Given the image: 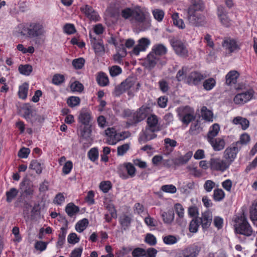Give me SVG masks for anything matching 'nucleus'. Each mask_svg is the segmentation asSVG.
I'll return each instance as SVG.
<instances>
[{"mask_svg": "<svg viewBox=\"0 0 257 257\" xmlns=\"http://www.w3.org/2000/svg\"><path fill=\"white\" fill-rule=\"evenodd\" d=\"M203 9V5L202 3H195L189 7L187 19L191 25L199 27L206 24L205 17L200 12Z\"/></svg>", "mask_w": 257, "mask_h": 257, "instance_id": "1", "label": "nucleus"}, {"mask_svg": "<svg viewBox=\"0 0 257 257\" xmlns=\"http://www.w3.org/2000/svg\"><path fill=\"white\" fill-rule=\"evenodd\" d=\"M234 226L237 233L246 236H249L251 235L253 232L252 229L244 216V214L238 217L236 219L235 224Z\"/></svg>", "mask_w": 257, "mask_h": 257, "instance_id": "2", "label": "nucleus"}, {"mask_svg": "<svg viewBox=\"0 0 257 257\" xmlns=\"http://www.w3.org/2000/svg\"><path fill=\"white\" fill-rule=\"evenodd\" d=\"M45 33L43 25L39 23H32L27 28H24L22 35L30 38H35L43 36Z\"/></svg>", "mask_w": 257, "mask_h": 257, "instance_id": "3", "label": "nucleus"}, {"mask_svg": "<svg viewBox=\"0 0 257 257\" xmlns=\"http://www.w3.org/2000/svg\"><path fill=\"white\" fill-rule=\"evenodd\" d=\"M209 167L212 170L224 172L229 166V164L218 157H211L209 161Z\"/></svg>", "mask_w": 257, "mask_h": 257, "instance_id": "4", "label": "nucleus"}, {"mask_svg": "<svg viewBox=\"0 0 257 257\" xmlns=\"http://www.w3.org/2000/svg\"><path fill=\"white\" fill-rule=\"evenodd\" d=\"M150 108L146 106H142L132 116L133 119L130 118V124H136L144 120L149 113Z\"/></svg>", "mask_w": 257, "mask_h": 257, "instance_id": "5", "label": "nucleus"}, {"mask_svg": "<svg viewBox=\"0 0 257 257\" xmlns=\"http://www.w3.org/2000/svg\"><path fill=\"white\" fill-rule=\"evenodd\" d=\"M222 47L229 53H233L240 49L239 44L233 39L230 37L224 38L222 43Z\"/></svg>", "mask_w": 257, "mask_h": 257, "instance_id": "6", "label": "nucleus"}, {"mask_svg": "<svg viewBox=\"0 0 257 257\" xmlns=\"http://www.w3.org/2000/svg\"><path fill=\"white\" fill-rule=\"evenodd\" d=\"M170 43L178 55L182 57L187 56L188 50L185 46L180 40L173 38L170 40Z\"/></svg>", "mask_w": 257, "mask_h": 257, "instance_id": "7", "label": "nucleus"}, {"mask_svg": "<svg viewBox=\"0 0 257 257\" xmlns=\"http://www.w3.org/2000/svg\"><path fill=\"white\" fill-rule=\"evenodd\" d=\"M200 249V247L197 245L189 246L177 253L176 257H196Z\"/></svg>", "mask_w": 257, "mask_h": 257, "instance_id": "8", "label": "nucleus"}, {"mask_svg": "<svg viewBox=\"0 0 257 257\" xmlns=\"http://www.w3.org/2000/svg\"><path fill=\"white\" fill-rule=\"evenodd\" d=\"M240 149L235 144H233L230 147L227 148L225 150L224 157L229 165L236 158V154Z\"/></svg>", "mask_w": 257, "mask_h": 257, "instance_id": "9", "label": "nucleus"}, {"mask_svg": "<svg viewBox=\"0 0 257 257\" xmlns=\"http://www.w3.org/2000/svg\"><path fill=\"white\" fill-rule=\"evenodd\" d=\"M150 44V41L146 38H142L138 41V44L133 49L132 53L138 55L140 52L144 51Z\"/></svg>", "mask_w": 257, "mask_h": 257, "instance_id": "10", "label": "nucleus"}, {"mask_svg": "<svg viewBox=\"0 0 257 257\" xmlns=\"http://www.w3.org/2000/svg\"><path fill=\"white\" fill-rule=\"evenodd\" d=\"M105 135L108 137L107 142L109 145H115L118 141L122 140L123 138L118 137L115 129L108 128L105 131Z\"/></svg>", "mask_w": 257, "mask_h": 257, "instance_id": "11", "label": "nucleus"}, {"mask_svg": "<svg viewBox=\"0 0 257 257\" xmlns=\"http://www.w3.org/2000/svg\"><path fill=\"white\" fill-rule=\"evenodd\" d=\"M179 115L182 122L186 124H188L191 121L195 119L193 112L188 111V108L186 107L182 109L179 112Z\"/></svg>", "mask_w": 257, "mask_h": 257, "instance_id": "12", "label": "nucleus"}, {"mask_svg": "<svg viewBox=\"0 0 257 257\" xmlns=\"http://www.w3.org/2000/svg\"><path fill=\"white\" fill-rule=\"evenodd\" d=\"M253 96L251 91H246L236 95L233 99L235 104H242L249 101Z\"/></svg>", "mask_w": 257, "mask_h": 257, "instance_id": "13", "label": "nucleus"}, {"mask_svg": "<svg viewBox=\"0 0 257 257\" xmlns=\"http://www.w3.org/2000/svg\"><path fill=\"white\" fill-rule=\"evenodd\" d=\"M80 10L90 20L94 21H98L99 15L97 12L93 10L92 7L86 5L81 7Z\"/></svg>", "mask_w": 257, "mask_h": 257, "instance_id": "14", "label": "nucleus"}, {"mask_svg": "<svg viewBox=\"0 0 257 257\" xmlns=\"http://www.w3.org/2000/svg\"><path fill=\"white\" fill-rule=\"evenodd\" d=\"M157 131H153L152 130L146 127L145 130L140 134L139 140L141 143H145L157 137L155 132Z\"/></svg>", "mask_w": 257, "mask_h": 257, "instance_id": "15", "label": "nucleus"}, {"mask_svg": "<svg viewBox=\"0 0 257 257\" xmlns=\"http://www.w3.org/2000/svg\"><path fill=\"white\" fill-rule=\"evenodd\" d=\"M90 37L96 54L99 56L102 55L104 53L105 49L101 40H100L97 41L96 38L93 37L91 33L90 34Z\"/></svg>", "mask_w": 257, "mask_h": 257, "instance_id": "16", "label": "nucleus"}, {"mask_svg": "<svg viewBox=\"0 0 257 257\" xmlns=\"http://www.w3.org/2000/svg\"><path fill=\"white\" fill-rule=\"evenodd\" d=\"M206 77L198 72H192L187 77V83L189 84L197 85Z\"/></svg>", "mask_w": 257, "mask_h": 257, "instance_id": "17", "label": "nucleus"}, {"mask_svg": "<svg viewBox=\"0 0 257 257\" xmlns=\"http://www.w3.org/2000/svg\"><path fill=\"white\" fill-rule=\"evenodd\" d=\"M202 227L203 229L208 228L212 220V213L209 211H205L202 213L201 217L199 218Z\"/></svg>", "mask_w": 257, "mask_h": 257, "instance_id": "18", "label": "nucleus"}, {"mask_svg": "<svg viewBox=\"0 0 257 257\" xmlns=\"http://www.w3.org/2000/svg\"><path fill=\"white\" fill-rule=\"evenodd\" d=\"M147 121V127L152 130L153 131L158 132L160 130V126L158 123V118L156 115L153 114L149 116Z\"/></svg>", "mask_w": 257, "mask_h": 257, "instance_id": "19", "label": "nucleus"}, {"mask_svg": "<svg viewBox=\"0 0 257 257\" xmlns=\"http://www.w3.org/2000/svg\"><path fill=\"white\" fill-rule=\"evenodd\" d=\"M217 15L221 23L226 27L230 25V20L227 16L224 8L222 6H219L217 9Z\"/></svg>", "mask_w": 257, "mask_h": 257, "instance_id": "20", "label": "nucleus"}, {"mask_svg": "<svg viewBox=\"0 0 257 257\" xmlns=\"http://www.w3.org/2000/svg\"><path fill=\"white\" fill-rule=\"evenodd\" d=\"M92 119L90 112L86 110L82 109L79 115L78 121L84 125H88Z\"/></svg>", "mask_w": 257, "mask_h": 257, "instance_id": "21", "label": "nucleus"}, {"mask_svg": "<svg viewBox=\"0 0 257 257\" xmlns=\"http://www.w3.org/2000/svg\"><path fill=\"white\" fill-rule=\"evenodd\" d=\"M159 60L160 58L151 51L148 55L146 59L145 63L146 64V67L150 69L153 68Z\"/></svg>", "mask_w": 257, "mask_h": 257, "instance_id": "22", "label": "nucleus"}, {"mask_svg": "<svg viewBox=\"0 0 257 257\" xmlns=\"http://www.w3.org/2000/svg\"><path fill=\"white\" fill-rule=\"evenodd\" d=\"M208 141L215 151H219L223 150L225 145L224 140L221 138H215Z\"/></svg>", "mask_w": 257, "mask_h": 257, "instance_id": "23", "label": "nucleus"}, {"mask_svg": "<svg viewBox=\"0 0 257 257\" xmlns=\"http://www.w3.org/2000/svg\"><path fill=\"white\" fill-rule=\"evenodd\" d=\"M239 76V74L237 71L235 70L230 71L226 75V84L228 85L235 84Z\"/></svg>", "mask_w": 257, "mask_h": 257, "instance_id": "24", "label": "nucleus"}, {"mask_svg": "<svg viewBox=\"0 0 257 257\" xmlns=\"http://www.w3.org/2000/svg\"><path fill=\"white\" fill-rule=\"evenodd\" d=\"M125 168L127 173V175L123 174H120V177L123 179H126L128 178V176L133 177L136 175V170L134 166L130 163H126L125 165Z\"/></svg>", "mask_w": 257, "mask_h": 257, "instance_id": "25", "label": "nucleus"}, {"mask_svg": "<svg viewBox=\"0 0 257 257\" xmlns=\"http://www.w3.org/2000/svg\"><path fill=\"white\" fill-rule=\"evenodd\" d=\"M232 123L236 125H240L243 130L247 129L249 125V120L241 116L234 117L232 120Z\"/></svg>", "mask_w": 257, "mask_h": 257, "instance_id": "26", "label": "nucleus"}, {"mask_svg": "<svg viewBox=\"0 0 257 257\" xmlns=\"http://www.w3.org/2000/svg\"><path fill=\"white\" fill-rule=\"evenodd\" d=\"M193 153L191 151H189L186 153L184 155L180 156L175 160V164L177 165H183L186 164L189 160L191 158Z\"/></svg>", "mask_w": 257, "mask_h": 257, "instance_id": "27", "label": "nucleus"}, {"mask_svg": "<svg viewBox=\"0 0 257 257\" xmlns=\"http://www.w3.org/2000/svg\"><path fill=\"white\" fill-rule=\"evenodd\" d=\"M167 51L166 47L161 44L154 45L152 50V52L159 58H160V56L165 55L167 53Z\"/></svg>", "mask_w": 257, "mask_h": 257, "instance_id": "28", "label": "nucleus"}, {"mask_svg": "<svg viewBox=\"0 0 257 257\" xmlns=\"http://www.w3.org/2000/svg\"><path fill=\"white\" fill-rule=\"evenodd\" d=\"M119 221L122 229L125 230L130 226L132 218L129 215L123 214L119 217Z\"/></svg>", "mask_w": 257, "mask_h": 257, "instance_id": "29", "label": "nucleus"}, {"mask_svg": "<svg viewBox=\"0 0 257 257\" xmlns=\"http://www.w3.org/2000/svg\"><path fill=\"white\" fill-rule=\"evenodd\" d=\"M96 81L101 86H105L108 85L109 80L105 73L102 72H99L96 77Z\"/></svg>", "mask_w": 257, "mask_h": 257, "instance_id": "30", "label": "nucleus"}, {"mask_svg": "<svg viewBox=\"0 0 257 257\" xmlns=\"http://www.w3.org/2000/svg\"><path fill=\"white\" fill-rule=\"evenodd\" d=\"M132 19L138 22L142 23L145 19V15L142 10L139 8H134V12Z\"/></svg>", "mask_w": 257, "mask_h": 257, "instance_id": "31", "label": "nucleus"}, {"mask_svg": "<svg viewBox=\"0 0 257 257\" xmlns=\"http://www.w3.org/2000/svg\"><path fill=\"white\" fill-rule=\"evenodd\" d=\"M21 190L23 192L22 194L26 196L32 195L34 192L32 187L26 181L21 183Z\"/></svg>", "mask_w": 257, "mask_h": 257, "instance_id": "32", "label": "nucleus"}, {"mask_svg": "<svg viewBox=\"0 0 257 257\" xmlns=\"http://www.w3.org/2000/svg\"><path fill=\"white\" fill-rule=\"evenodd\" d=\"M43 163H41L36 160H32L29 166V168L35 170L37 174H40L43 168Z\"/></svg>", "mask_w": 257, "mask_h": 257, "instance_id": "33", "label": "nucleus"}, {"mask_svg": "<svg viewBox=\"0 0 257 257\" xmlns=\"http://www.w3.org/2000/svg\"><path fill=\"white\" fill-rule=\"evenodd\" d=\"M219 130V125L217 123L214 124L210 128L208 133L207 141L214 139V137H215L218 135Z\"/></svg>", "mask_w": 257, "mask_h": 257, "instance_id": "34", "label": "nucleus"}, {"mask_svg": "<svg viewBox=\"0 0 257 257\" xmlns=\"http://www.w3.org/2000/svg\"><path fill=\"white\" fill-rule=\"evenodd\" d=\"M65 211L69 216L72 217L79 211V208L73 203H69L67 205Z\"/></svg>", "mask_w": 257, "mask_h": 257, "instance_id": "35", "label": "nucleus"}, {"mask_svg": "<svg viewBox=\"0 0 257 257\" xmlns=\"http://www.w3.org/2000/svg\"><path fill=\"white\" fill-rule=\"evenodd\" d=\"M161 215L163 218L164 222L166 224L171 223L174 218V214L172 211L162 212Z\"/></svg>", "mask_w": 257, "mask_h": 257, "instance_id": "36", "label": "nucleus"}, {"mask_svg": "<svg viewBox=\"0 0 257 257\" xmlns=\"http://www.w3.org/2000/svg\"><path fill=\"white\" fill-rule=\"evenodd\" d=\"M18 190L15 188H12L6 192V200L8 203L11 202L18 195Z\"/></svg>", "mask_w": 257, "mask_h": 257, "instance_id": "37", "label": "nucleus"}, {"mask_svg": "<svg viewBox=\"0 0 257 257\" xmlns=\"http://www.w3.org/2000/svg\"><path fill=\"white\" fill-rule=\"evenodd\" d=\"M29 85L27 83H25L19 87L18 92L19 96L20 98L25 99L28 95Z\"/></svg>", "mask_w": 257, "mask_h": 257, "instance_id": "38", "label": "nucleus"}, {"mask_svg": "<svg viewBox=\"0 0 257 257\" xmlns=\"http://www.w3.org/2000/svg\"><path fill=\"white\" fill-rule=\"evenodd\" d=\"M88 223V220L86 218H83L76 223L75 229L78 232H81L86 228Z\"/></svg>", "mask_w": 257, "mask_h": 257, "instance_id": "39", "label": "nucleus"}, {"mask_svg": "<svg viewBox=\"0 0 257 257\" xmlns=\"http://www.w3.org/2000/svg\"><path fill=\"white\" fill-rule=\"evenodd\" d=\"M216 84V81L213 78H209L205 80L203 84V86L204 89L209 91L211 90Z\"/></svg>", "mask_w": 257, "mask_h": 257, "instance_id": "40", "label": "nucleus"}, {"mask_svg": "<svg viewBox=\"0 0 257 257\" xmlns=\"http://www.w3.org/2000/svg\"><path fill=\"white\" fill-rule=\"evenodd\" d=\"M249 141V136L248 134L244 133L240 136L239 141L236 142L235 144L237 146L241 149L242 145L247 144Z\"/></svg>", "mask_w": 257, "mask_h": 257, "instance_id": "41", "label": "nucleus"}, {"mask_svg": "<svg viewBox=\"0 0 257 257\" xmlns=\"http://www.w3.org/2000/svg\"><path fill=\"white\" fill-rule=\"evenodd\" d=\"M32 70V66L29 64L21 65L19 67L20 73L25 75H29Z\"/></svg>", "mask_w": 257, "mask_h": 257, "instance_id": "42", "label": "nucleus"}, {"mask_svg": "<svg viewBox=\"0 0 257 257\" xmlns=\"http://www.w3.org/2000/svg\"><path fill=\"white\" fill-rule=\"evenodd\" d=\"M250 218L251 220H257V200H254L250 208Z\"/></svg>", "mask_w": 257, "mask_h": 257, "instance_id": "43", "label": "nucleus"}, {"mask_svg": "<svg viewBox=\"0 0 257 257\" xmlns=\"http://www.w3.org/2000/svg\"><path fill=\"white\" fill-rule=\"evenodd\" d=\"M67 233V229L65 227L61 228V232L59 234L57 245L62 247L65 240V236Z\"/></svg>", "mask_w": 257, "mask_h": 257, "instance_id": "44", "label": "nucleus"}, {"mask_svg": "<svg viewBox=\"0 0 257 257\" xmlns=\"http://www.w3.org/2000/svg\"><path fill=\"white\" fill-rule=\"evenodd\" d=\"M172 18L175 25L181 29H184L185 28V24L183 20L179 19L178 13H175L173 14L172 15Z\"/></svg>", "mask_w": 257, "mask_h": 257, "instance_id": "45", "label": "nucleus"}, {"mask_svg": "<svg viewBox=\"0 0 257 257\" xmlns=\"http://www.w3.org/2000/svg\"><path fill=\"white\" fill-rule=\"evenodd\" d=\"M201 115L206 120H212L213 117V113L211 111L208 110L206 106H203L201 109Z\"/></svg>", "mask_w": 257, "mask_h": 257, "instance_id": "46", "label": "nucleus"}, {"mask_svg": "<svg viewBox=\"0 0 257 257\" xmlns=\"http://www.w3.org/2000/svg\"><path fill=\"white\" fill-rule=\"evenodd\" d=\"M177 143L174 140L170 138H166L164 139V145L166 149H169L170 152H172L173 148L177 146Z\"/></svg>", "mask_w": 257, "mask_h": 257, "instance_id": "47", "label": "nucleus"}, {"mask_svg": "<svg viewBox=\"0 0 257 257\" xmlns=\"http://www.w3.org/2000/svg\"><path fill=\"white\" fill-rule=\"evenodd\" d=\"M224 192L221 189H217L214 190L213 198L216 201H220L224 197Z\"/></svg>", "mask_w": 257, "mask_h": 257, "instance_id": "48", "label": "nucleus"}, {"mask_svg": "<svg viewBox=\"0 0 257 257\" xmlns=\"http://www.w3.org/2000/svg\"><path fill=\"white\" fill-rule=\"evenodd\" d=\"M52 81L56 85H61L65 81V77L62 74H56L53 76Z\"/></svg>", "mask_w": 257, "mask_h": 257, "instance_id": "49", "label": "nucleus"}, {"mask_svg": "<svg viewBox=\"0 0 257 257\" xmlns=\"http://www.w3.org/2000/svg\"><path fill=\"white\" fill-rule=\"evenodd\" d=\"M125 91L132 88L136 83L135 79L134 78H127L124 81L122 82Z\"/></svg>", "mask_w": 257, "mask_h": 257, "instance_id": "50", "label": "nucleus"}, {"mask_svg": "<svg viewBox=\"0 0 257 257\" xmlns=\"http://www.w3.org/2000/svg\"><path fill=\"white\" fill-rule=\"evenodd\" d=\"M153 15L157 21L161 22L164 17V12L162 10L156 9L152 11Z\"/></svg>", "mask_w": 257, "mask_h": 257, "instance_id": "51", "label": "nucleus"}, {"mask_svg": "<svg viewBox=\"0 0 257 257\" xmlns=\"http://www.w3.org/2000/svg\"><path fill=\"white\" fill-rule=\"evenodd\" d=\"M134 9L126 8L122 9L121 12V16L124 19L132 18Z\"/></svg>", "mask_w": 257, "mask_h": 257, "instance_id": "52", "label": "nucleus"}, {"mask_svg": "<svg viewBox=\"0 0 257 257\" xmlns=\"http://www.w3.org/2000/svg\"><path fill=\"white\" fill-rule=\"evenodd\" d=\"M161 189L163 192L171 194H174L177 192L176 187L172 184L163 185Z\"/></svg>", "mask_w": 257, "mask_h": 257, "instance_id": "53", "label": "nucleus"}, {"mask_svg": "<svg viewBox=\"0 0 257 257\" xmlns=\"http://www.w3.org/2000/svg\"><path fill=\"white\" fill-rule=\"evenodd\" d=\"M80 102V99L79 97L76 96H71L67 101L68 105L71 107H73L79 105Z\"/></svg>", "mask_w": 257, "mask_h": 257, "instance_id": "54", "label": "nucleus"}, {"mask_svg": "<svg viewBox=\"0 0 257 257\" xmlns=\"http://www.w3.org/2000/svg\"><path fill=\"white\" fill-rule=\"evenodd\" d=\"M109 73L111 76L115 77L122 72L121 68L117 65H114L110 67L109 69Z\"/></svg>", "mask_w": 257, "mask_h": 257, "instance_id": "55", "label": "nucleus"}, {"mask_svg": "<svg viewBox=\"0 0 257 257\" xmlns=\"http://www.w3.org/2000/svg\"><path fill=\"white\" fill-rule=\"evenodd\" d=\"M88 156L89 159L93 162L96 160L98 157V151L97 149L95 148L91 149L88 153Z\"/></svg>", "mask_w": 257, "mask_h": 257, "instance_id": "56", "label": "nucleus"}, {"mask_svg": "<svg viewBox=\"0 0 257 257\" xmlns=\"http://www.w3.org/2000/svg\"><path fill=\"white\" fill-rule=\"evenodd\" d=\"M146 250L143 248L137 247L132 252L133 257H145Z\"/></svg>", "mask_w": 257, "mask_h": 257, "instance_id": "57", "label": "nucleus"}, {"mask_svg": "<svg viewBox=\"0 0 257 257\" xmlns=\"http://www.w3.org/2000/svg\"><path fill=\"white\" fill-rule=\"evenodd\" d=\"M85 60L82 58L74 59L72 61L73 67L76 69H81L84 64Z\"/></svg>", "mask_w": 257, "mask_h": 257, "instance_id": "58", "label": "nucleus"}, {"mask_svg": "<svg viewBox=\"0 0 257 257\" xmlns=\"http://www.w3.org/2000/svg\"><path fill=\"white\" fill-rule=\"evenodd\" d=\"M70 88L73 91L81 92L83 90V85L78 81H75L70 85Z\"/></svg>", "mask_w": 257, "mask_h": 257, "instance_id": "59", "label": "nucleus"}, {"mask_svg": "<svg viewBox=\"0 0 257 257\" xmlns=\"http://www.w3.org/2000/svg\"><path fill=\"white\" fill-rule=\"evenodd\" d=\"M163 241L166 244H173L177 242V239L174 235H169L163 237Z\"/></svg>", "mask_w": 257, "mask_h": 257, "instance_id": "60", "label": "nucleus"}, {"mask_svg": "<svg viewBox=\"0 0 257 257\" xmlns=\"http://www.w3.org/2000/svg\"><path fill=\"white\" fill-rule=\"evenodd\" d=\"M199 227V221L197 218L193 219L191 220L189 224V231L191 232L195 233L198 230Z\"/></svg>", "mask_w": 257, "mask_h": 257, "instance_id": "61", "label": "nucleus"}, {"mask_svg": "<svg viewBox=\"0 0 257 257\" xmlns=\"http://www.w3.org/2000/svg\"><path fill=\"white\" fill-rule=\"evenodd\" d=\"M145 241L151 246H154L157 243V240L155 236L150 233H148L146 235Z\"/></svg>", "mask_w": 257, "mask_h": 257, "instance_id": "62", "label": "nucleus"}, {"mask_svg": "<svg viewBox=\"0 0 257 257\" xmlns=\"http://www.w3.org/2000/svg\"><path fill=\"white\" fill-rule=\"evenodd\" d=\"M130 149V144H125L118 146L117 149V154L118 156H123Z\"/></svg>", "mask_w": 257, "mask_h": 257, "instance_id": "63", "label": "nucleus"}, {"mask_svg": "<svg viewBox=\"0 0 257 257\" xmlns=\"http://www.w3.org/2000/svg\"><path fill=\"white\" fill-rule=\"evenodd\" d=\"M187 71V68L183 67L179 70L176 74V78L178 81H181L184 79Z\"/></svg>", "mask_w": 257, "mask_h": 257, "instance_id": "64", "label": "nucleus"}]
</instances>
